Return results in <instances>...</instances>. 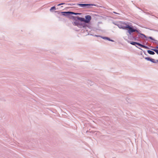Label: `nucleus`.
Segmentation results:
<instances>
[{"mask_svg":"<svg viewBox=\"0 0 158 158\" xmlns=\"http://www.w3.org/2000/svg\"><path fill=\"white\" fill-rule=\"evenodd\" d=\"M62 13H71L72 14L74 15H77V14H81L80 13H75L73 12H62Z\"/></svg>","mask_w":158,"mask_h":158,"instance_id":"nucleus-6","label":"nucleus"},{"mask_svg":"<svg viewBox=\"0 0 158 158\" xmlns=\"http://www.w3.org/2000/svg\"><path fill=\"white\" fill-rule=\"evenodd\" d=\"M150 61L153 63H156V62L155 60L151 58Z\"/></svg>","mask_w":158,"mask_h":158,"instance_id":"nucleus-11","label":"nucleus"},{"mask_svg":"<svg viewBox=\"0 0 158 158\" xmlns=\"http://www.w3.org/2000/svg\"><path fill=\"white\" fill-rule=\"evenodd\" d=\"M52 10H56V7L55 6L52 7L50 9V11H52Z\"/></svg>","mask_w":158,"mask_h":158,"instance_id":"nucleus-10","label":"nucleus"},{"mask_svg":"<svg viewBox=\"0 0 158 158\" xmlns=\"http://www.w3.org/2000/svg\"><path fill=\"white\" fill-rule=\"evenodd\" d=\"M85 19L83 18L80 17H77V19L78 20L81 22H84L87 23H88L90 22L92 18L90 15H87L85 16Z\"/></svg>","mask_w":158,"mask_h":158,"instance_id":"nucleus-1","label":"nucleus"},{"mask_svg":"<svg viewBox=\"0 0 158 158\" xmlns=\"http://www.w3.org/2000/svg\"><path fill=\"white\" fill-rule=\"evenodd\" d=\"M74 24H75V25H77V26H78V24L77 23H76V22H74Z\"/></svg>","mask_w":158,"mask_h":158,"instance_id":"nucleus-15","label":"nucleus"},{"mask_svg":"<svg viewBox=\"0 0 158 158\" xmlns=\"http://www.w3.org/2000/svg\"><path fill=\"white\" fill-rule=\"evenodd\" d=\"M140 35H141L140 37L142 38H147L146 36L143 34L140 33Z\"/></svg>","mask_w":158,"mask_h":158,"instance_id":"nucleus-8","label":"nucleus"},{"mask_svg":"<svg viewBox=\"0 0 158 158\" xmlns=\"http://www.w3.org/2000/svg\"><path fill=\"white\" fill-rule=\"evenodd\" d=\"M145 59L147 60H148L150 61L151 60V58H150L149 57H146Z\"/></svg>","mask_w":158,"mask_h":158,"instance_id":"nucleus-12","label":"nucleus"},{"mask_svg":"<svg viewBox=\"0 0 158 158\" xmlns=\"http://www.w3.org/2000/svg\"><path fill=\"white\" fill-rule=\"evenodd\" d=\"M64 4V3H60V4H59L58 5V6H60L61 5H63V4Z\"/></svg>","mask_w":158,"mask_h":158,"instance_id":"nucleus-13","label":"nucleus"},{"mask_svg":"<svg viewBox=\"0 0 158 158\" xmlns=\"http://www.w3.org/2000/svg\"><path fill=\"white\" fill-rule=\"evenodd\" d=\"M150 54L154 55L155 54V53L154 52L151 50H148L147 51Z\"/></svg>","mask_w":158,"mask_h":158,"instance_id":"nucleus-7","label":"nucleus"},{"mask_svg":"<svg viewBox=\"0 0 158 158\" xmlns=\"http://www.w3.org/2000/svg\"><path fill=\"white\" fill-rule=\"evenodd\" d=\"M83 27H85V26H83Z\"/></svg>","mask_w":158,"mask_h":158,"instance_id":"nucleus-18","label":"nucleus"},{"mask_svg":"<svg viewBox=\"0 0 158 158\" xmlns=\"http://www.w3.org/2000/svg\"><path fill=\"white\" fill-rule=\"evenodd\" d=\"M113 12L114 13L117 14V13H116L115 12Z\"/></svg>","mask_w":158,"mask_h":158,"instance_id":"nucleus-17","label":"nucleus"},{"mask_svg":"<svg viewBox=\"0 0 158 158\" xmlns=\"http://www.w3.org/2000/svg\"><path fill=\"white\" fill-rule=\"evenodd\" d=\"M157 48L155 47V49H152V50L155 51L157 54H158V49H156Z\"/></svg>","mask_w":158,"mask_h":158,"instance_id":"nucleus-9","label":"nucleus"},{"mask_svg":"<svg viewBox=\"0 0 158 158\" xmlns=\"http://www.w3.org/2000/svg\"><path fill=\"white\" fill-rule=\"evenodd\" d=\"M147 38H149L150 39L152 40H154L151 37H148Z\"/></svg>","mask_w":158,"mask_h":158,"instance_id":"nucleus-14","label":"nucleus"},{"mask_svg":"<svg viewBox=\"0 0 158 158\" xmlns=\"http://www.w3.org/2000/svg\"><path fill=\"white\" fill-rule=\"evenodd\" d=\"M128 30V32L131 34V33L136 32L137 33H138V31L136 29H135L132 26H130L129 25L127 27V29Z\"/></svg>","mask_w":158,"mask_h":158,"instance_id":"nucleus-3","label":"nucleus"},{"mask_svg":"<svg viewBox=\"0 0 158 158\" xmlns=\"http://www.w3.org/2000/svg\"><path fill=\"white\" fill-rule=\"evenodd\" d=\"M128 24L125 22H122L118 24V27L120 28H122L123 29H127V27L128 26Z\"/></svg>","mask_w":158,"mask_h":158,"instance_id":"nucleus-2","label":"nucleus"},{"mask_svg":"<svg viewBox=\"0 0 158 158\" xmlns=\"http://www.w3.org/2000/svg\"><path fill=\"white\" fill-rule=\"evenodd\" d=\"M156 48H158V45L156 47Z\"/></svg>","mask_w":158,"mask_h":158,"instance_id":"nucleus-16","label":"nucleus"},{"mask_svg":"<svg viewBox=\"0 0 158 158\" xmlns=\"http://www.w3.org/2000/svg\"><path fill=\"white\" fill-rule=\"evenodd\" d=\"M130 44L133 45H135L136 44H137L138 45H139V46H140L141 47L144 48H147V47L146 46L144 45H142L139 43H136L135 42H131L130 43Z\"/></svg>","mask_w":158,"mask_h":158,"instance_id":"nucleus-4","label":"nucleus"},{"mask_svg":"<svg viewBox=\"0 0 158 158\" xmlns=\"http://www.w3.org/2000/svg\"><path fill=\"white\" fill-rule=\"evenodd\" d=\"M79 5L81 6V7H85L88 6H93L96 5H95L92 4H79Z\"/></svg>","mask_w":158,"mask_h":158,"instance_id":"nucleus-5","label":"nucleus"}]
</instances>
